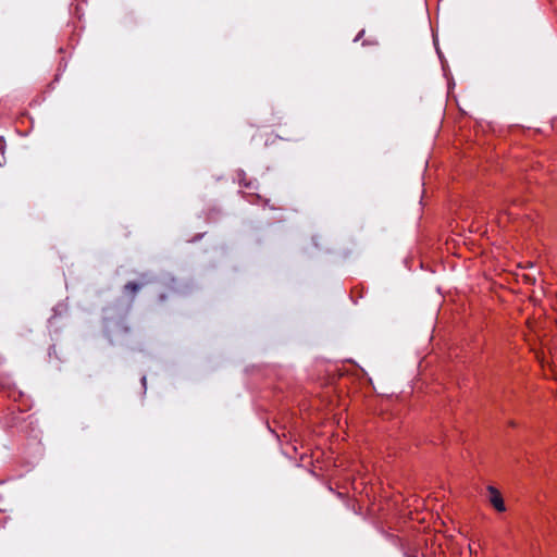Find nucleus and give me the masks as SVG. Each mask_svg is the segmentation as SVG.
Masks as SVG:
<instances>
[{
    "label": "nucleus",
    "mask_w": 557,
    "mask_h": 557,
    "mask_svg": "<svg viewBox=\"0 0 557 557\" xmlns=\"http://www.w3.org/2000/svg\"><path fill=\"white\" fill-rule=\"evenodd\" d=\"M488 494H490V503L492 506L499 512H503L506 510L504 499L502 494L498 490H496L494 486L487 487Z\"/></svg>",
    "instance_id": "f257e3e1"
},
{
    "label": "nucleus",
    "mask_w": 557,
    "mask_h": 557,
    "mask_svg": "<svg viewBox=\"0 0 557 557\" xmlns=\"http://www.w3.org/2000/svg\"><path fill=\"white\" fill-rule=\"evenodd\" d=\"M141 288V285L135 282H128L125 289L132 294H136Z\"/></svg>",
    "instance_id": "f03ea898"
},
{
    "label": "nucleus",
    "mask_w": 557,
    "mask_h": 557,
    "mask_svg": "<svg viewBox=\"0 0 557 557\" xmlns=\"http://www.w3.org/2000/svg\"><path fill=\"white\" fill-rule=\"evenodd\" d=\"M277 136H274L272 133L268 135L265 139V145H273L275 143V138Z\"/></svg>",
    "instance_id": "7ed1b4c3"
},
{
    "label": "nucleus",
    "mask_w": 557,
    "mask_h": 557,
    "mask_svg": "<svg viewBox=\"0 0 557 557\" xmlns=\"http://www.w3.org/2000/svg\"><path fill=\"white\" fill-rule=\"evenodd\" d=\"M363 34H364V30H361L360 34L358 35V38H360Z\"/></svg>",
    "instance_id": "20e7f679"
}]
</instances>
